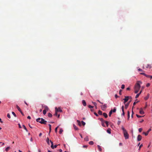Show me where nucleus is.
I'll return each instance as SVG.
<instances>
[{
    "mask_svg": "<svg viewBox=\"0 0 152 152\" xmlns=\"http://www.w3.org/2000/svg\"><path fill=\"white\" fill-rule=\"evenodd\" d=\"M151 130V129H149L148 130L147 132H143V134H144L145 136H147V135L148 134V133Z\"/></svg>",
    "mask_w": 152,
    "mask_h": 152,
    "instance_id": "nucleus-9",
    "label": "nucleus"
},
{
    "mask_svg": "<svg viewBox=\"0 0 152 152\" xmlns=\"http://www.w3.org/2000/svg\"><path fill=\"white\" fill-rule=\"evenodd\" d=\"M50 142L51 144V147L52 149H53L54 148H56L57 147V145H55L53 146V142L51 140H50Z\"/></svg>",
    "mask_w": 152,
    "mask_h": 152,
    "instance_id": "nucleus-5",
    "label": "nucleus"
},
{
    "mask_svg": "<svg viewBox=\"0 0 152 152\" xmlns=\"http://www.w3.org/2000/svg\"><path fill=\"white\" fill-rule=\"evenodd\" d=\"M55 110H56V111H57L58 112H61L62 111V110L59 107H58V108L57 107H56L55 108Z\"/></svg>",
    "mask_w": 152,
    "mask_h": 152,
    "instance_id": "nucleus-6",
    "label": "nucleus"
},
{
    "mask_svg": "<svg viewBox=\"0 0 152 152\" xmlns=\"http://www.w3.org/2000/svg\"><path fill=\"white\" fill-rule=\"evenodd\" d=\"M140 95V94H137L136 95V96H135V98H137L139 96V95Z\"/></svg>",
    "mask_w": 152,
    "mask_h": 152,
    "instance_id": "nucleus-44",
    "label": "nucleus"
},
{
    "mask_svg": "<svg viewBox=\"0 0 152 152\" xmlns=\"http://www.w3.org/2000/svg\"><path fill=\"white\" fill-rule=\"evenodd\" d=\"M48 125H49V130H50L49 132H50L51 131V125L50 124H49Z\"/></svg>",
    "mask_w": 152,
    "mask_h": 152,
    "instance_id": "nucleus-27",
    "label": "nucleus"
},
{
    "mask_svg": "<svg viewBox=\"0 0 152 152\" xmlns=\"http://www.w3.org/2000/svg\"><path fill=\"white\" fill-rule=\"evenodd\" d=\"M104 123L105 122H102V126H103V127H105V124H104Z\"/></svg>",
    "mask_w": 152,
    "mask_h": 152,
    "instance_id": "nucleus-32",
    "label": "nucleus"
},
{
    "mask_svg": "<svg viewBox=\"0 0 152 152\" xmlns=\"http://www.w3.org/2000/svg\"><path fill=\"white\" fill-rule=\"evenodd\" d=\"M88 107L90 108H93L94 107L93 106H91V105H88Z\"/></svg>",
    "mask_w": 152,
    "mask_h": 152,
    "instance_id": "nucleus-48",
    "label": "nucleus"
},
{
    "mask_svg": "<svg viewBox=\"0 0 152 152\" xmlns=\"http://www.w3.org/2000/svg\"><path fill=\"white\" fill-rule=\"evenodd\" d=\"M82 103L83 105L84 106H86V103L84 100H82Z\"/></svg>",
    "mask_w": 152,
    "mask_h": 152,
    "instance_id": "nucleus-14",
    "label": "nucleus"
},
{
    "mask_svg": "<svg viewBox=\"0 0 152 152\" xmlns=\"http://www.w3.org/2000/svg\"><path fill=\"white\" fill-rule=\"evenodd\" d=\"M101 107L102 109L103 110H104L107 108V104H104L103 105H101Z\"/></svg>",
    "mask_w": 152,
    "mask_h": 152,
    "instance_id": "nucleus-4",
    "label": "nucleus"
},
{
    "mask_svg": "<svg viewBox=\"0 0 152 152\" xmlns=\"http://www.w3.org/2000/svg\"><path fill=\"white\" fill-rule=\"evenodd\" d=\"M63 131V130L62 129H60L59 130V133L60 134H61Z\"/></svg>",
    "mask_w": 152,
    "mask_h": 152,
    "instance_id": "nucleus-26",
    "label": "nucleus"
},
{
    "mask_svg": "<svg viewBox=\"0 0 152 152\" xmlns=\"http://www.w3.org/2000/svg\"><path fill=\"white\" fill-rule=\"evenodd\" d=\"M140 74L141 75H143L145 76L146 75V74H145V73H140Z\"/></svg>",
    "mask_w": 152,
    "mask_h": 152,
    "instance_id": "nucleus-58",
    "label": "nucleus"
},
{
    "mask_svg": "<svg viewBox=\"0 0 152 152\" xmlns=\"http://www.w3.org/2000/svg\"><path fill=\"white\" fill-rule=\"evenodd\" d=\"M7 117L9 118H10L11 117H10V115L9 113H8L7 114Z\"/></svg>",
    "mask_w": 152,
    "mask_h": 152,
    "instance_id": "nucleus-41",
    "label": "nucleus"
},
{
    "mask_svg": "<svg viewBox=\"0 0 152 152\" xmlns=\"http://www.w3.org/2000/svg\"><path fill=\"white\" fill-rule=\"evenodd\" d=\"M97 101H98V102H99L100 103L102 104H103V103H102L101 102H100L99 100H97Z\"/></svg>",
    "mask_w": 152,
    "mask_h": 152,
    "instance_id": "nucleus-60",
    "label": "nucleus"
},
{
    "mask_svg": "<svg viewBox=\"0 0 152 152\" xmlns=\"http://www.w3.org/2000/svg\"><path fill=\"white\" fill-rule=\"evenodd\" d=\"M16 108H17V109L19 111V112H20V111L21 110L20 109V107L18 106V105H16Z\"/></svg>",
    "mask_w": 152,
    "mask_h": 152,
    "instance_id": "nucleus-16",
    "label": "nucleus"
},
{
    "mask_svg": "<svg viewBox=\"0 0 152 152\" xmlns=\"http://www.w3.org/2000/svg\"><path fill=\"white\" fill-rule=\"evenodd\" d=\"M73 126L74 129L75 130H78V128L75 124H73Z\"/></svg>",
    "mask_w": 152,
    "mask_h": 152,
    "instance_id": "nucleus-19",
    "label": "nucleus"
},
{
    "mask_svg": "<svg viewBox=\"0 0 152 152\" xmlns=\"http://www.w3.org/2000/svg\"><path fill=\"white\" fill-rule=\"evenodd\" d=\"M57 113H58V112L56 111V110H55V113L54 114V115L56 116H57L58 118H59L60 115V114L58 115Z\"/></svg>",
    "mask_w": 152,
    "mask_h": 152,
    "instance_id": "nucleus-12",
    "label": "nucleus"
},
{
    "mask_svg": "<svg viewBox=\"0 0 152 152\" xmlns=\"http://www.w3.org/2000/svg\"><path fill=\"white\" fill-rule=\"evenodd\" d=\"M107 132L109 134L111 133V129H108L107 130Z\"/></svg>",
    "mask_w": 152,
    "mask_h": 152,
    "instance_id": "nucleus-31",
    "label": "nucleus"
},
{
    "mask_svg": "<svg viewBox=\"0 0 152 152\" xmlns=\"http://www.w3.org/2000/svg\"><path fill=\"white\" fill-rule=\"evenodd\" d=\"M142 138V137L140 135H138L137 137V140L138 141H140Z\"/></svg>",
    "mask_w": 152,
    "mask_h": 152,
    "instance_id": "nucleus-8",
    "label": "nucleus"
},
{
    "mask_svg": "<svg viewBox=\"0 0 152 152\" xmlns=\"http://www.w3.org/2000/svg\"><path fill=\"white\" fill-rule=\"evenodd\" d=\"M125 88V85L124 84H123L121 85V88L122 89H124Z\"/></svg>",
    "mask_w": 152,
    "mask_h": 152,
    "instance_id": "nucleus-40",
    "label": "nucleus"
},
{
    "mask_svg": "<svg viewBox=\"0 0 152 152\" xmlns=\"http://www.w3.org/2000/svg\"><path fill=\"white\" fill-rule=\"evenodd\" d=\"M125 97H127L129 98V99H132V97L131 96H125Z\"/></svg>",
    "mask_w": 152,
    "mask_h": 152,
    "instance_id": "nucleus-38",
    "label": "nucleus"
},
{
    "mask_svg": "<svg viewBox=\"0 0 152 152\" xmlns=\"http://www.w3.org/2000/svg\"><path fill=\"white\" fill-rule=\"evenodd\" d=\"M23 126L24 129H25L26 131V132H27L28 130H27V129H26V126H25L24 125H23Z\"/></svg>",
    "mask_w": 152,
    "mask_h": 152,
    "instance_id": "nucleus-33",
    "label": "nucleus"
},
{
    "mask_svg": "<svg viewBox=\"0 0 152 152\" xmlns=\"http://www.w3.org/2000/svg\"><path fill=\"white\" fill-rule=\"evenodd\" d=\"M82 124L83 126H85L86 124V123L83 121H81Z\"/></svg>",
    "mask_w": 152,
    "mask_h": 152,
    "instance_id": "nucleus-37",
    "label": "nucleus"
},
{
    "mask_svg": "<svg viewBox=\"0 0 152 152\" xmlns=\"http://www.w3.org/2000/svg\"><path fill=\"white\" fill-rule=\"evenodd\" d=\"M46 112L47 111L44 110H43V114H44V115H45L46 114Z\"/></svg>",
    "mask_w": 152,
    "mask_h": 152,
    "instance_id": "nucleus-39",
    "label": "nucleus"
},
{
    "mask_svg": "<svg viewBox=\"0 0 152 152\" xmlns=\"http://www.w3.org/2000/svg\"><path fill=\"white\" fill-rule=\"evenodd\" d=\"M139 112L140 114L142 115H143L144 113V112L143 111L142 109V108H140Z\"/></svg>",
    "mask_w": 152,
    "mask_h": 152,
    "instance_id": "nucleus-10",
    "label": "nucleus"
},
{
    "mask_svg": "<svg viewBox=\"0 0 152 152\" xmlns=\"http://www.w3.org/2000/svg\"><path fill=\"white\" fill-rule=\"evenodd\" d=\"M142 146H143V145H142V144L140 146H139V150H140L141 148L142 147Z\"/></svg>",
    "mask_w": 152,
    "mask_h": 152,
    "instance_id": "nucleus-52",
    "label": "nucleus"
},
{
    "mask_svg": "<svg viewBox=\"0 0 152 152\" xmlns=\"http://www.w3.org/2000/svg\"><path fill=\"white\" fill-rule=\"evenodd\" d=\"M103 115L105 118H107L108 116L107 114L105 113H103Z\"/></svg>",
    "mask_w": 152,
    "mask_h": 152,
    "instance_id": "nucleus-20",
    "label": "nucleus"
},
{
    "mask_svg": "<svg viewBox=\"0 0 152 152\" xmlns=\"http://www.w3.org/2000/svg\"><path fill=\"white\" fill-rule=\"evenodd\" d=\"M116 109L115 107H114L113 110H112V112L115 113L116 112Z\"/></svg>",
    "mask_w": 152,
    "mask_h": 152,
    "instance_id": "nucleus-35",
    "label": "nucleus"
},
{
    "mask_svg": "<svg viewBox=\"0 0 152 152\" xmlns=\"http://www.w3.org/2000/svg\"><path fill=\"white\" fill-rule=\"evenodd\" d=\"M134 114V113L133 112V111L132 110V115H131V117L132 118H133V114Z\"/></svg>",
    "mask_w": 152,
    "mask_h": 152,
    "instance_id": "nucleus-49",
    "label": "nucleus"
},
{
    "mask_svg": "<svg viewBox=\"0 0 152 152\" xmlns=\"http://www.w3.org/2000/svg\"><path fill=\"white\" fill-rule=\"evenodd\" d=\"M20 112L21 113V114L22 115H23V116L24 115V114L22 112V111L21 110Z\"/></svg>",
    "mask_w": 152,
    "mask_h": 152,
    "instance_id": "nucleus-57",
    "label": "nucleus"
},
{
    "mask_svg": "<svg viewBox=\"0 0 152 152\" xmlns=\"http://www.w3.org/2000/svg\"><path fill=\"white\" fill-rule=\"evenodd\" d=\"M136 115L137 118H141L143 117V116H140L137 114H136Z\"/></svg>",
    "mask_w": 152,
    "mask_h": 152,
    "instance_id": "nucleus-36",
    "label": "nucleus"
},
{
    "mask_svg": "<svg viewBox=\"0 0 152 152\" xmlns=\"http://www.w3.org/2000/svg\"><path fill=\"white\" fill-rule=\"evenodd\" d=\"M52 114L51 113H48V116L49 117H52Z\"/></svg>",
    "mask_w": 152,
    "mask_h": 152,
    "instance_id": "nucleus-34",
    "label": "nucleus"
},
{
    "mask_svg": "<svg viewBox=\"0 0 152 152\" xmlns=\"http://www.w3.org/2000/svg\"><path fill=\"white\" fill-rule=\"evenodd\" d=\"M112 110H110L109 113V116H111V114H112Z\"/></svg>",
    "mask_w": 152,
    "mask_h": 152,
    "instance_id": "nucleus-24",
    "label": "nucleus"
},
{
    "mask_svg": "<svg viewBox=\"0 0 152 152\" xmlns=\"http://www.w3.org/2000/svg\"><path fill=\"white\" fill-rule=\"evenodd\" d=\"M87 147H88V146L87 145H84L83 146V147L84 148H87Z\"/></svg>",
    "mask_w": 152,
    "mask_h": 152,
    "instance_id": "nucleus-59",
    "label": "nucleus"
},
{
    "mask_svg": "<svg viewBox=\"0 0 152 152\" xmlns=\"http://www.w3.org/2000/svg\"><path fill=\"white\" fill-rule=\"evenodd\" d=\"M138 71L139 72H142L143 71V70L142 69H138Z\"/></svg>",
    "mask_w": 152,
    "mask_h": 152,
    "instance_id": "nucleus-55",
    "label": "nucleus"
},
{
    "mask_svg": "<svg viewBox=\"0 0 152 152\" xmlns=\"http://www.w3.org/2000/svg\"><path fill=\"white\" fill-rule=\"evenodd\" d=\"M84 140L86 141H88L89 140V139H88V137H86L85 138H84Z\"/></svg>",
    "mask_w": 152,
    "mask_h": 152,
    "instance_id": "nucleus-30",
    "label": "nucleus"
},
{
    "mask_svg": "<svg viewBox=\"0 0 152 152\" xmlns=\"http://www.w3.org/2000/svg\"><path fill=\"white\" fill-rule=\"evenodd\" d=\"M122 111V115L124 116L125 115V112L124 111Z\"/></svg>",
    "mask_w": 152,
    "mask_h": 152,
    "instance_id": "nucleus-56",
    "label": "nucleus"
},
{
    "mask_svg": "<svg viewBox=\"0 0 152 152\" xmlns=\"http://www.w3.org/2000/svg\"><path fill=\"white\" fill-rule=\"evenodd\" d=\"M139 102V101H137V102H135L134 103H133V105L134 106L137 103V102Z\"/></svg>",
    "mask_w": 152,
    "mask_h": 152,
    "instance_id": "nucleus-53",
    "label": "nucleus"
},
{
    "mask_svg": "<svg viewBox=\"0 0 152 152\" xmlns=\"http://www.w3.org/2000/svg\"><path fill=\"white\" fill-rule=\"evenodd\" d=\"M77 123H78V125L80 126H81V124L80 121L77 120Z\"/></svg>",
    "mask_w": 152,
    "mask_h": 152,
    "instance_id": "nucleus-23",
    "label": "nucleus"
},
{
    "mask_svg": "<svg viewBox=\"0 0 152 152\" xmlns=\"http://www.w3.org/2000/svg\"><path fill=\"white\" fill-rule=\"evenodd\" d=\"M44 108H45L44 110H45L47 111H48L49 110V108L48 106H44Z\"/></svg>",
    "mask_w": 152,
    "mask_h": 152,
    "instance_id": "nucleus-13",
    "label": "nucleus"
},
{
    "mask_svg": "<svg viewBox=\"0 0 152 152\" xmlns=\"http://www.w3.org/2000/svg\"><path fill=\"white\" fill-rule=\"evenodd\" d=\"M99 120H100V121L102 122H104V121L103 119V118H99Z\"/></svg>",
    "mask_w": 152,
    "mask_h": 152,
    "instance_id": "nucleus-42",
    "label": "nucleus"
},
{
    "mask_svg": "<svg viewBox=\"0 0 152 152\" xmlns=\"http://www.w3.org/2000/svg\"><path fill=\"white\" fill-rule=\"evenodd\" d=\"M142 83V82L140 81H138L137 82L134 88V92L135 93L137 94L140 88V84Z\"/></svg>",
    "mask_w": 152,
    "mask_h": 152,
    "instance_id": "nucleus-1",
    "label": "nucleus"
},
{
    "mask_svg": "<svg viewBox=\"0 0 152 152\" xmlns=\"http://www.w3.org/2000/svg\"><path fill=\"white\" fill-rule=\"evenodd\" d=\"M121 123V121H118V122L117 124L118 125H119Z\"/></svg>",
    "mask_w": 152,
    "mask_h": 152,
    "instance_id": "nucleus-61",
    "label": "nucleus"
},
{
    "mask_svg": "<svg viewBox=\"0 0 152 152\" xmlns=\"http://www.w3.org/2000/svg\"><path fill=\"white\" fill-rule=\"evenodd\" d=\"M27 118L28 119H31V117L30 116H28L27 117Z\"/></svg>",
    "mask_w": 152,
    "mask_h": 152,
    "instance_id": "nucleus-62",
    "label": "nucleus"
},
{
    "mask_svg": "<svg viewBox=\"0 0 152 152\" xmlns=\"http://www.w3.org/2000/svg\"><path fill=\"white\" fill-rule=\"evenodd\" d=\"M123 145V144L122 143H120L119 144V146H122Z\"/></svg>",
    "mask_w": 152,
    "mask_h": 152,
    "instance_id": "nucleus-64",
    "label": "nucleus"
},
{
    "mask_svg": "<svg viewBox=\"0 0 152 152\" xmlns=\"http://www.w3.org/2000/svg\"><path fill=\"white\" fill-rule=\"evenodd\" d=\"M102 112L100 110H99V111H98V113L100 115H102Z\"/></svg>",
    "mask_w": 152,
    "mask_h": 152,
    "instance_id": "nucleus-22",
    "label": "nucleus"
},
{
    "mask_svg": "<svg viewBox=\"0 0 152 152\" xmlns=\"http://www.w3.org/2000/svg\"><path fill=\"white\" fill-rule=\"evenodd\" d=\"M128 119L129 120L130 117V112L129 111H127Z\"/></svg>",
    "mask_w": 152,
    "mask_h": 152,
    "instance_id": "nucleus-15",
    "label": "nucleus"
},
{
    "mask_svg": "<svg viewBox=\"0 0 152 152\" xmlns=\"http://www.w3.org/2000/svg\"><path fill=\"white\" fill-rule=\"evenodd\" d=\"M149 96H150V94H147V96L145 98V100H147L149 98Z\"/></svg>",
    "mask_w": 152,
    "mask_h": 152,
    "instance_id": "nucleus-17",
    "label": "nucleus"
},
{
    "mask_svg": "<svg viewBox=\"0 0 152 152\" xmlns=\"http://www.w3.org/2000/svg\"><path fill=\"white\" fill-rule=\"evenodd\" d=\"M122 91V90H120L119 92V94L120 95H121V92Z\"/></svg>",
    "mask_w": 152,
    "mask_h": 152,
    "instance_id": "nucleus-50",
    "label": "nucleus"
},
{
    "mask_svg": "<svg viewBox=\"0 0 152 152\" xmlns=\"http://www.w3.org/2000/svg\"><path fill=\"white\" fill-rule=\"evenodd\" d=\"M36 121L37 122H38L41 124H46L47 121H45L43 118H38L37 119Z\"/></svg>",
    "mask_w": 152,
    "mask_h": 152,
    "instance_id": "nucleus-3",
    "label": "nucleus"
},
{
    "mask_svg": "<svg viewBox=\"0 0 152 152\" xmlns=\"http://www.w3.org/2000/svg\"><path fill=\"white\" fill-rule=\"evenodd\" d=\"M10 147H7L5 149V151H7L9 150L10 149Z\"/></svg>",
    "mask_w": 152,
    "mask_h": 152,
    "instance_id": "nucleus-29",
    "label": "nucleus"
},
{
    "mask_svg": "<svg viewBox=\"0 0 152 152\" xmlns=\"http://www.w3.org/2000/svg\"><path fill=\"white\" fill-rule=\"evenodd\" d=\"M129 100V98L127 97H125L124 99H123L124 100V103L125 104Z\"/></svg>",
    "mask_w": 152,
    "mask_h": 152,
    "instance_id": "nucleus-11",
    "label": "nucleus"
},
{
    "mask_svg": "<svg viewBox=\"0 0 152 152\" xmlns=\"http://www.w3.org/2000/svg\"><path fill=\"white\" fill-rule=\"evenodd\" d=\"M105 123L107 126L108 127V122L107 121H104Z\"/></svg>",
    "mask_w": 152,
    "mask_h": 152,
    "instance_id": "nucleus-25",
    "label": "nucleus"
},
{
    "mask_svg": "<svg viewBox=\"0 0 152 152\" xmlns=\"http://www.w3.org/2000/svg\"><path fill=\"white\" fill-rule=\"evenodd\" d=\"M46 141H47V143L49 145H50V143H49V138L48 137L47 138V139L46 140Z\"/></svg>",
    "mask_w": 152,
    "mask_h": 152,
    "instance_id": "nucleus-28",
    "label": "nucleus"
},
{
    "mask_svg": "<svg viewBox=\"0 0 152 152\" xmlns=\"http://www.w3.org/2000/svg\"><path fill=\"white\" fill-rule=\"evenodd\" d=\"M12 114L14 115V116L15 117H16V115L15 114V113L14 112H12Z\"/></svg>",
    "mask_w": 152,
    "mask_h": 152,
    "instance_id": "nucleus-43",
    "label": "nucleus"
},
{
    "mask_svg": "<svg viewBox=\"0 0 152 152\" xmlns=\"http://www.w3.org/2000/svg\"><path fill=\"white\" fill-rule=\"evenodd\" d=\"M142 128H140L139 129V131L140 132H142Z\"/></svg>",
    "mask_w": 152,
    "mask_h": 152,
    "instance_id": "nucleus-45",
    "label": "nucleus"
},
{
    "mask_svg": "<svg viewBox=\"0 0 152 152\" xmlns=\"http://www.w3.org/2000/svg\"><path fill=\"white\" fill-rule=\"evenodd\" d=\"M97 147H98V150H99V151H102V149L101 147L99 145H98Z\"/></svg>",
    "mask_w": 152,
    "mask_h": 152,
    "instance_id": "nucleus-18",
    "label": "nucleus"
},
{
    "mask_svg": "<svg viewBox=\"0 0 152 152\" xmlns=\"http://www.w3.org/2000/svg\"><path fill=\"white\" fill-rule=\"evenodd\" d=\"M131 100H130L128 103L125 104V107L126 109H127V108L128 107L130 103L131 102Z\"/></svg>",
    "mask_w": 152,
    "mask_h": 152,
    "instance_id": "nucleus-7",
    "label": "nucleus"
},
{
    "mask_svg": "<svg viewBox=\"0 0 152 152\" xmlns=\"http://www.w3.org/2000/svg\"><path fill=\"white\" fill-rule=\"evenodd\" d=\"M58 126L57 127H56V128L55 129V132L56 133L57 132V129H58Z\"/></svg>",
    "mask_w": 152,
    "mask_h": 152,
    "instance_id": "nucleus-46",
    "label": "nucleus"
},
{
    "mask_svg": "<svg viewBox=\"0 0 152 152\" xmlns=\"http://www.w3.org/2000/svg\"><path fill=\"white\" fill-rule=\"evenodd\" d=\"M93 103L94 105L95 106V107H96L97 104L96 102H93Z\"/></svg>",
    "mask_w": 152,
    "mask_h": 152,
    "instance_id": "nucleus-51",
    "label": "nucleus"
},
{
    "mask_svg": "<svg viewBox=\"0 0 152 152\" xmlns=\"http://www.w3.org/2000/svg\"><path fill=\"white\" fill-rule=\"evenodd\" d=\"M115 97L116 98H117L118 97V96L117 94H115Z\"/></svg>",
    "mask_w": 152,
    "mask_h": 152,
    "instance_id": "nucleus-63",
    "label": "nucleus"
},
{
    "mask_svg": "<svg viewBox=\"0 0 152 152\" xmlns=\"http://www.w3.org/2000/svg\"><path fill=\"white\" fill-rule=\"evenodd\" d=\"M121 129L123 131V132L124 134V136L126 139H127L129 138V135L127 132L126 130L125 129L123 126H122Z\"/></svg>",
    "mask_w": 152,
    "mask_h": 152,
    "instance_id": "nucleus-2",
    "label": "nucleus"
},
{
    "mask_svg": "<svg viewBox=\"0 0 152 152\" xmlns=\"http://www.w3.org/2000/svg\"><path fill=\"white\" fill-rule=\"evenodd\" d=\"M89 144L90 145H93L94 144V142L93 141H91L89 142Z\"/></svg>",
    "mask_w": 152,
    "mask_h": 152,
    "instance_id": "nucleus-21",
    "label": "nucleus"
},
{
    "mask_svg": "<svg viewBox=\"0 0 152 152\" xmlns=\"http://www.w3.org/2000/svg\"><path fill=\"white\" fill-rule=\"evenodd\" d=\"M150 86V84L149 83H147L146 85V87H149V86Z\"/></svg>",
    "mask_w": 152,
    "mask_h": 152,
    "instance_id": "nucleus-54",
    "label": "nucleus"
},
{
    "mask_svg": "<svg viewBox=\"0 0 152 152\" xmlns=\"http://www.w3.org/2000/svg\"><path fill=\"white\" fill-rule=\"evenodd\" d=\"M121 109L122 111H124V106H122L121 107Z\"/></svg>",
    "mask_w": 152,
    "mask_h": 152,
    "instance_id": "nucleus-47",
    "label": "nucleus"
}]
</instances>
